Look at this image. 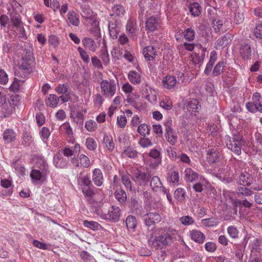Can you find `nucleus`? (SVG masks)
<instances>
[{
	"label": "nucleus",
	"instance_id": "obj_1",
	"mask_svg": "<svg viewBox=\"0 0 262 262\" xmlns=\"http://www.w3.org/2000/svg\"><path fill=\"white\" fill-rule=\"evenodd\" d=\"M55 91L58 94L61 95L59 96L62 103H65L68 101H72V95L75 97L76 101L78 99V97L70 90L69 85L68 83L58 84L55 88Z\"/></svg>",
	"mask_w": 262,
	"mask_h": 262
},
{
	"label": "nucleus",
	"instance_id": "obj_2",
	"mask_svg": "<svg viewBox=\"0 0 262 262\" xmlns=\"http://www.w3.org/2000/svg\"><path fill=\"white\" fill-rule=\"evenodd\" d=\"M247 109L250 112L254 113L257 112L262 113V99L261 95L255 92L252 95V101L246 104Z\"/></svg>",
	"mask_w": 262,
	"mask_h": 262
},
{
	"label": "nucleus",
	"instance_id": "obj_3",
	"mask_svg": "<svg viewBox=\"0 0 262 262\" xmlns=\"http://www.w3.org/2000/svg\"><path fill=\"white\" fill-rule=\"evenodd\" d=\"M100 88L104 96L112 97L116 93V84L114 80L108 82L106 80H103L100 83Z\"/></svg>",
	"mask_w": 262,
	"mask_h": 262
},
{
	"label": "nucleus",
	"instance_id": "obj_4",
	"mask_svg": "<svg viewBox=\"0 0 262 262\" xmlns=\"http://www.w3.org/2000/svg\"><path fill=\"white\" fill-rule=\"evenodd\" d=\"M183 109L192 116H196L201 109V105L196 99H189L184 103Z\"/></svg>",
	"mask_w": 262,
	"mask_h": 262
},
{
	"label": "nucleus",
	"instance_id": "obj_5",
	"mask_svg": "<svg viewBox=\"0 0 262 262\" xmlns=\"http://www.w3.org/2000/svg\"><path fill=\"white\" fill-rule=\"evenodd\" d=\"M164 136L166 141L171 145H174L178 141V136L171 127V122H167L165 124Z\"/></svg>",
	"mask_w": 262,
	"mask_h": 262
},
{
	"label": "nucleus",
	"instance_id": "obj_6",
	"mask_svg": "<svg viewBox=\"0 0 262 262\" xmlns=\"http://www.w3.org/2000/svg\"><path fill=\"white\" fill-rule=\"evenodd\" d=\"M167 237H169L168 235L166 236L164 233L156 236L152 242V246L156 249H161L165 248L171 244L170 238Z\"/></svg>",
	"mask_w": 262,
	"mask_h": 262
},
{
	"label": "nucleus",
	"instance_id": "obj_7",
	"mask_svg": "<svg viewBox=\"0 0 262 262\" xmlns=\"http://www.w3.org/2000/svg\"><path fill=\"white\" fill-rule=\"evenodd\" d=\"M81 15L82 17L88 23L93 24L96 21V16L88 4H83L81 6Z\"/></svg>",
	"mask_w": 262,
	"mask_h": 262
},
{
	"label": "nucleus",
	"instance_id": "obj_8",
	"mask_svg": "<svg viewBox=\"0 0 262 262\" xmlns=\"http://www.w3.org/2000/svg\"><path fill=\"white\" fill-rule=\"evenodd\" d=\"M241 139L238 136H234L227 142L226 145L228 149L237 155L241 154Z\"/></svg>",
	"mask_w": 262,
	"mask_h": 262
},
{
	"label": "nucleus",
	"instance_id": "obj_9",
	"mask_svg": "<svg viewBox=\"0 0 262 262\" xmlns=\"http://www.w3.org/2000/svg\"><path fill=\"white\" fill-rule=\"evenodd\" d=\"M148 156L152 158L149 160V166L152 168H157L162 162V156L160 151L155 148L151 149L148 153Z\"/></svg>",
	"mask_w": 262,
	"mask_h": 262
},
{
	"label": "nucleus",
	"instance_id": "obj_10",
	"mask_svg": "<svg viewBox=\"0 0 262 262\" xmlns=\"http://www.w3.org/2000/svg\"><path fill=\"white\" fill-rule=\"evenodd\" d=\"M120 215V209L118 206L113 205L108 209V213L104 214L102 219H108L114 222L118 221Z\"/></svg>",
	"mask_w": 262,
	"mask_h": 262
},
{
	"label": "nucleus",
	"instance_id": "obj_11",
	"mask_svg": "<svg viewBox=\"0 0 262 262\" xmlns=\"http://www.w3.org/2000/svg\"><path fill=\"white\" fill-rule=\"evenodd\" d=\"M133 174L134 176L133 177H132V179L134 181L138 182L140 185H142L148 182L150 177L149 173H145L138 169Z\"/></svg>",
	"mask_w": 262,
	"mask_h": 262
},
{
	"label": "nucleus",
	"instance_id": "obj_12",
	"mask_svg": "<svg viewBox=\"0 0 262 262\" xmlns=\"http://www.w3.org/2000/svg\"><path fill=\"white\" fill-rule=\"evenodd\" d=\"M236 182L242 186H249L252 183V178L248 172H242L237 179Z\"/></svg>",
	"mask_w": 262,
	"mask_h": 262
},
{
	"label": "nucleus",
	"instance_id": "obj_13",
	"mask_svg": "<svg viewBox=\"0 0 262 262\" xmlns=\"http://www.w3.org/2000/svg\"><path fill=\"white\" fill-rule=\"evenodd\" d=\"M232 38L233 36L231 34H225L224 36H222L217 39L215 45V48L220 50L225 48L228 45L229 41L232 40Z\"/></svg>",
	"mask_w": 262,
	"mask_h": 262
},
{
	"label": "nucleus",
	"instance_id": "obj_14",
	"mask_svg": "<svg viewBox=\"0 0 262 262\" xmlns=\"http://www.w3.org/2000/svg\"><path fill=\"white\" fill-rule=\"evenodd\" d=\"M161 221L160 214L156 212H149L146 214V217L145 219V222L148 227L154 225Z\"/></svg>",
	"mask_w": 262,
	"mask_h": 262
},
{
	"label": "nucleus",
	"instance_id": "obj_15",
	"mask_svg": "<svg viewBox=\"0 0 262 262\" xmlns=\"http://www.w3.org/2000/svg\"><path fill=\"white\" fill-rule=\"evenodd\" d=\"M92 180L96 185L101 186L103 184V177L101 170L95 168L93 171Z\"/></svg>",
	"mask_w": 262,
	"mask_h": 262
},
{
	"label": "nucleus",
	"instance_id": "obj_16",
	"mask_svg": "<svg viewBox=\"0 0 262 262\" xmlns=\"http://www.w3.org/2000/svg\"><path fill=\"white\" fill-rule=\"evenodd\" d=\"M137 61V60L133 58L132 56V64H133L134 66L136 67V68L138 70L137 72L132 71V83L133 84H138L141 82V72L139 70L138 64H137L136 63Z\"/></svg>",
	"mask_w": 262,
	"mask_h": 262
},
{
	"label": "nucleus",
	"instance_id": "obj_17",
	"mask_svg": "<svg viewBox=\"0 0 262 262\" xmlns=\"http://www.w3.org/2000/svg\"><path fill=\"white\" fill-rule=\"evenodd\" d=\"M190 235L193 241L200 244L203 243L206 238L205 235L198 230H192L190 231Z\"/></svg>",
	"mask_w": 262,
	"mask_h": 262
},
{
	"label": "nucleus",
	"instance_id": "obj_18",
	"mask_svg": "<svg viewBox=\"0 0 262 262\" xmlns=\"http://www.w3.org/2000/svg\"><path fill=\"white\" fill-rule=\"evenodd\" d=\"M185 179L187 182H192L198 179L199 174L191 168H187L185 170Z\"/></svg>",
	"mask_w": 262,
	"mask_h": 262
},
{
	"label": "nucleus",
	"instance_id": "obj_19",
	"mask_svg": "<svg viewBox=\"0 0 262 262\" xmlns=\"http://www.w3.org/2000/svg\"><path fill=\"white\" fill-rule=\"evenodd\" d=\"M189 10L191 15L194 17L200 16L202 12V8L197 2L191 3L189 6Z\"/></svg>",
	"mask_w": 262,
	"mask_h": 262
},
{
	"label": "nucleus",
	"instance_id": "obj_20",
	"mask_svg": "<svg viewBox=\"0 0 262 262\" xmlns=\"http://www.w3.org/2000/svg\"><path fill=\"white\" fill-rule=\"evenodd\" d=\"M156 53V49L152 46H147L144 48L143 51L145 58L148 60L154 59L157 54Z\"/></svg>",
	"mask_w": 262,
	"mask_h": 262
},
{
	"label": "nucleus",
	"instance_id": "obj_21",
	"mask_svg": "<svg viewBox=\"0 0 262 262\" xmlns=\"http://www.w3.org/2000/svg\"><path fill=\"white\" fill-rule=\"evenodd\" d=\"M158 23L159 20L157 18L154 16L149 17L146 21V29L150 31L156 30Z\"/></svg>",
	"mask_w": 262,
	"mask_h": 262
},
{
	"label": "nucleus",
	"instance_id": "obj_22",
	"mask_svg": "<svg viewBox=\"0 0 262 262\" xmlns=\"http://www.w3.org/2000/svg\"><path fill=\"white\" fill-rule=\"evenodd\" d=\"M16 133L12 129H7L3 133V139L7 143H10L15 140Z\"/></svg>",
	"mask_w": 262,
	"mask_h": 262
},
{
	"label": "nucleus",
	"instance_id": "obj_23",
	"mask_svg": "<svg viewBox=\"0 0 262 262\" xmlns=\"http://www.w3.org/2000/svg\"><path fill=\"white\" fill-rule=\"evenodd\" d=\"M82 43L88 50L95 52L97 50V45L95 41L91 38L85 37L82 40Z\"/></svg>",
	"mask_w": 262,
	"mask_h": 262
},
{
	"label": "nucleus",
	"instance_id": "obj_24",
	"mask_svg": "<svg viewBox=\"0 0 262 262\" xmlns=\"http://www.w3.org/2000/svg\"><path fill=\"white\" fill-rule=\"evenodd\" d=\"M150 186L154 191H162V188H164L160 181L159 178L157 176L153 177L150 181Z\"/></svg>",
	"mask_w": 262,
	"mask_h": 262
},
{
	"label": "nucleus",
	"instance_id": "obj_25",
	"mask_svg": "<svg viewBox=\"0 0 262 262\" xmlns=\"http://www.w3.org/2000/svg\"><path fill=\"white\" fill-rule=\"evenodd\" d=\"M60 98L55 94H50L46 100V104L50 107H55L57 106Z\"/></svg>",
	"mask_w": 262,
	"mask_h": 262
},
{
	"label": "nucleus",
	"instance_id": "obj_26",
	"mask_svg": "<svg viewBox=\"0 0 262 262\" xmlns=\"http://www.w3.org/2000/svg\"><path fill=\"white\" fill-rule=\"evenodd\" d=\"M251 52V48L249 45L247 43H244L241 45V47L240 48V53L243 58H250Z\"/></svg>",
	"mask_w": 262,
	"mask_h": 262
},
{
	"label": "nucleus",
	"instance_id": "obj_27",
	"mask_svg": "<svg viewBox=\"0 0 262 262\" xmlns=\"http://www.w3.org/2000/svg\"><path fill=\"white\" fill-rule=\"evenodd\" d=\"M176 84V78L171 76L165 77L163 80V85L168 89H172Z\"/></svg>",
	"mask_w": 262,
	"mask_h": 262
},
{
	"label": "nucleus",
	"instance_id": "obj_28",
	"mask_svg": "<svg viewBox=\"0 0 262 262\" xmlns=\"http://www.w3.org/2000/svg\"><path fill=\"white\" fill-rule=\"evenodd\" d=\"M60 128L64 131V133L69 138V141L72 142L74 141L73 139V133L70 123L69 122H66L62 124V125L60 126Z\"/></svg>",
	"mask_w": 262,
	"mask_h": 262
},
{
	"label": "nucleus",
	"instance_id": "obj_29",
	"mask_svg": "<svg viewBox=\"0 0 262 262\" xmlns=\"http://www.w3.org/2000/svg\"><path fill=\"white\" fill-rule=\"evenodd\" d=\"M120 142H123L126 145V148L124 149L123 152V156L131 157V149L129 146V137L128 135H124L122 139H120Z\"/></svg>",
	"mask_w": 262,
	"mask_h": 262
},
{
	"label": "nucleus",
	"instance_id": "obj_30",
	"mask_svg": "<svg viewBox=\"0 0 262 262\" xmlns=\"http://www.w3.org/2000/svg\"><path fill=\"white\" fill-rule=\"evenodd\" d=\"M94 188L95 187L93 186L92 187H85L81 188L84 195L89 199L90 203H91V202L93 201L92 199L95 195Z\"/></svg>",
	"mask_w": 262,
	"mask_h": 262
},
{
	"label": "nucleus",
	"instance_id": "obj_31",
	"mask_svg": "<svg viewBox=\"0 0 262 262\" xmlns=\"http://www.w3.org/2000/svg\"><path fill=\"white\" fill-rule=\"evenodd\" d=\"M236 192L237 193V195L239 196H249L251 195L253 192V191L251 189L246 187V186H240L236 188Z\"/></svg>",
	"mask_w": 262,
	"mask_h": 262
},
{
	"label": "nucleus",
	"instance_id": "obj_32",
	"mask_svg": "<svg viewBox=\"0 0 262 262\" xmlns=\"http://www.w3.org/2000/svg\"><path fill=\"white\" fill-rule=\"evenodd\" d=\"M122 90L125 95H123V97H126V98H124V101L129 103L131 101V97H130L131 94V85H130L128 82L126 83L123 85Z\"/></svg>",
	"mask_w": 262,
	"mask_h": 262
},
{
	"label": "nucleus",
	"instance_id": "obj_33",
	"mask_svg": "<svg viewBox=\"0 0 262 262\" xmlns=\"http://www.w3.org/2000/svg\"><path fill=\"white\" fill-rule=\"evenodd\" d=\"M67 16L68 20L72 25L75 26H78L79 25V18L74 11H69Z\"/></svg>",
	"mask_w": 262,
	"mask_h": 262
},
{
	"label": "nucleus",
	"instance_id": "obj_34",
	"mask_svg": "<svg viewBox=\"0 0 262 262\" xmlns=\"http://www.w3.org/2000/svg\"><path fill=\"white\" fill-rule=\"evenodd\" d=\"M225 64L224 61L218 62L214 68L212 72L213 75L216 76L221 75L223 72Z\"/></svg>",
	"mask_w": 262,
	"mask_h": 262
},
{
	"label": "nucleus",
	"instance_id": "obj_35",
	"mask_svg": "<svg viewBox=\"0 0 262 262\" xmlns=\"http://www.w3.org/2000/svg\"><path fill=\"white\" fill-rule=\"evenodd\" d=\"M12 167L19 174L23 176L25 174V169L21 164V162L19 160L13 162L12 163Z\"/></svg>",
	"mask_w": 262,
	"mask_h": 262
},
{
	"label": "nucleus",
	"instance_id": "obj_36",
	"mask_svg": "<svg viewBox=\"0 0 262 262\" xmlns=\"http://www.w3.org/2000/svg\"><path fill=\"white\" fill-rule=\"evenodd\" d=\"M79 184L80 188L85 187H92L93 184L90 178L87 176L79 177L78 179Z\"/></svg>",
	"mask_w": 262,
	"mask_h": 262
},
{
	"label": "nucleus",
	"instance_id": "obj_37",
	"mask_svg": "<svg viewBox=\"0 0 262 262\" xmlns=\"http://www.w3.org/2000/svg\"><path fill=\"white\" fill-rule=\"evenodd\" d=\"M209 157H208V161L209 163H215L218 161L219 159V153L217 152L214 149H211L208 153Z\"/></svg>",
	"mask_w": 262,
	"mask_h": 262
},
{
	"label": "nucleus",
	"instance_id": "obj_38",
	"mask_svg": "<svg viewBox=\"0 0 262 262\" xmlns=\"http://www.w3.org/2000/svg\"><path fill=\"white\" fill-rule=\"evenodd\" d=\"M116 199L120 202L123 203L126 200V194L124 190L119 189L115 193Z\"/></svg>",
	"mask_w": 262,
	"mask_h": 262
},
{
	"label": "nucleus",
	"instance_id": "obj_39",
	"mask_svg": "<svg viewBox=\"0 0 262 262\" xmlns=\"http://www.w3.org/2000/svg\"><path fill=\"white\" fill-rule=\"evenodd\" d=\"M125 12L124 7L120 5H115L112 8L113 13L110 14V15L120 16L123 15Z\"/></svg>",
	"mask_w": 262,
	"mask_h": 262
},
{
	"label": "nucleus",
	"instance_id": "obj_40",
	"mask_svg": "<svg viewBox=\"0 0 262 262\" xmlns=\"http://www.w3.org/2000/svg\"><path fill=\"white\" fill-rule=\"evenodd\" d=\"M168 180L172 183H178L179 181V173L178 171H172L168 173Z\"/></svg>",
	"mask_w": 262,
	"mask_h": 262
},
{
	"label": "nucleus",
	"instance_id": "obj_41",
	"mask_svg": "<svg viewBox=\"0 0 262 262\" xmlns=\"http://www.w3.org/2000/svg\"><path fill=\"white\" fill-rule=\"evenodd\" d=\"M201 222L203 225L207 227H213L219 224L218 220L213 217L203 219Z\"/></svg>",
	"mask_w": 262,
	"mask_h": 262
},
{
	"label": "nucleus",
	"instance_id": "obj_42",
	"mask_svg": "<svg viewBox=\"0 0 262 262\" xmlns=\"http://www.w3.org/2000/svg\"><path fill=\"white\" fill-rule=\"evenodd\" d=\"M174 198L178 201H183L185 199V190L181 188H179L176 189L174 193Z\"/></svg>",
	"mask_w": 262,
	"mask_h": 262
},
{
	"label": "nucleus",
	"instance_id": "obj_43",
	"mask_svg": "<svg viewBox=\"0 0 262 262\" xmlns=\"http://www.w3.org/2000/svg\"><path fill=\"white\" fill-rule=\"evenodd\" d=\"M51 134L50 129L48 127H43L39 132L40 136L44 143L47 142Z\"/></svg>",
	"mask_w": 262,
	"mask_h": 262
},
{
	"label": "nucleus",
	"instance_id": "obj_44",
	"mask_svg": "<svg viewBox=\"0 0 262 262\" xmlns=\"http://www.w3.org/2000/svg\"><path fill=\"white\" fill-rule=\"evenodd\" d=\"M184 36L189 41L193 40L195 36L194 30L190 28L186 29L184 32Z\"/></svg>",
	"mask_w": 262,
	"mask_h": 262
},
{
	"label": "nucleus",
	"instance_id": "obj_45",
	"mask_svg": "<svg viewBox=\"0 0 262 262\" xmlns=\"http://www.w3.org/2000/svg\"><path fill=\"white\" fill-rule=\"evenodd\" d=\"M83 225L85 227L90 228L93 230H98L100 225L96 222L89 221L85 220L83 222Z\"/></svg>",
	"mask_w": 262,
	"mask_h": 262
},
{
	"label": "nucleus",
	"instance_id": "obj_46",
	"mask_svg": "<svg viewBox=\"0 0 262 262\" xmlns=\"http://www.w3.org/2000/svg\"><path fill=\"white\" fill-rule=\"evenodd\" d=\"M160 106L166 110H170L172 107L171 100L168 97H165L160 103Z\"/></svg>",
	"mask_w": 262,
	"mask_h": 262
},
{
	"label": "nucleus",
	"instance_id": "obj_47",
	"mask_svg": "<svg viewBox=\"0 0 262 262\" xmlns=\"http://www.w3.org/2000/svg\"><path fill=\"white\" fill-rule=\"evenodd\" d=\"M45 176V174L41 173V172L39 170L37 169L32 170L30 173V177L32 179L36 181H39L42 177Z\"/></svg>",
	"mask_w": 262,
	"mask_h": 262
},
{
	"label": "nucleus",
	"instance_id": "obj_48",
	"mask_svg": "<svg viewBox=\"0 0 262 262\" xmlns=\"http://www.w3.org/2000/svg\"><path fill=\"white\" fill-rule=\"evenodd\" d=\"M227 232L229 236L232 238H237L238 236V231L234 226H230L227 228Z\"/></svg>",
	"mask_w": 262,
	"mask_h": 262
},
{
	"label": "nucleus",
	"instance_id": "obj_49",
	"mask_svg": "<svg viewBox=\"0 0 262 262\" xmlns=\"http://www.w3.org/2000/svg\"><path fill=\"white\" fill-rule=\"evenodd\" d=\"M181 223L185 226L192 225L194 223L193 219L188 215L183 216L180 218Z\"/></svg>",
	"mask_w": 262,
	"mask_h": 262
},
{
	"label": "nucleus",
	"instance_id": "obj_50",
	"mask_svg": "<svg viewBox=\"0 0 262 262\" xmlns=\"http://www.w3.org/2000/svg\"><path fill=\"white\" fill-rule=\"evenodd\" d=\"M77 50L83 62L88 63L90 62V57L87 52L80 47H78Z\"/></svg>",
	"mask_w": 262,
	"mask_h": 262
},
{
	"label": "nucleus",
	"instance_id": "obj_51",
	"mask_svg": "<svg viewBox=\"0 0 262 262\" xmlns=\"http://www.w3.org/2000/svg\"><path fill=\"white\" fill-rule=\"evenodd\" d=\"M137 131L141 135L145 136L146 134H149L150 128L146 124H142L138 127Z\"/></svg>",
	"mask_w": 262,
	"mask_h": 262
},
{
	"label": "nucleus",
	"instance_id": "obj_52",
	"mask_svg": "<svg viewBox=\"0 0 262 262\" xmlns=\"http://www.w3.org/2000/svg\"><path fill=\"white\" fill-rule=\"evenodd\" d=\"M100 56L104 64H107L110 62L109 55L106 49H101Z\"/></svg>",
	"mask_w": 262,
	"mask_h": 262
},
{
	"label": "nucleus",
	"instance_id": "obj_53",
	"mask_svg": "<svg viewBox=\"0 0 262 262\" xmlns=\"http://www.w3.org/2000/svg\"><path fill=\"white\" fill-rule=\"evenodd\" d=\"M80 163L81 165L85 168H88L90 165V160L88 157L83 154H81L79 156Z\"/></svg>",
	"mask_w": 262,
	"mask_h": 262
},
{
	"label": "nucleus",
	"instance_id": "obj_54",
	"mask_svg": "<svg viewBox=\"0 0 262 262\" xmlns=\"http://www.w3.org/2000/svg\"><path fill=\"white\" fill-rule=\"evenodd\" d=\"M104 142L105 144L106 147H107L108 150H109L110 151L113 150L115 146V144L113 141L112 137L108 136L105 137L104 138Z\"/></svg>",
	"mask_w": 262,
	"mask_h": 262
},
{
	"label": "nucleus",
	"instance_id": "obj_55",
	"mask_svg": "<svg viewBox=\"0 0 262 262\" xmlns=\"http://www.w3.org/2000/svg\"><path fill=\"white\" fill-rule=\"evenodd\" d=\"M22 21L18 17H15L14 18H11V24H9L7 27L9 29L13 28L15 29L16 28L19 27L22 25Z\"/></svg>",
	"mask_w": 262,
	"mask_h": 262
},
{
	"label": "nucleus",
	"instance_id": "obj_56",
	"mask_svg": "<svg viewBox=\"0 0 262 262\" xmlns=\"http://www.w3.org/2000/svg\"><path fill=\"white\" fill-rule=\"evenodd\" d=\"M87 148L91 150H95L97 147V143L95 140L92 138H88L86 140Z\"/></svg>",
	"mask_w": 262,
	"mask_h": 262
},
{
	"label": "nucleus",
	"instance_id": "obj_57",
	"mask_svg": "<svg viewBox=\"0 0 262 262\" xmlns=\"http://www.w3.org/2000/svg\"><path fill=\"white\" fill-rule=\"evenodd\" d=\"M142 207L140 205L137 200H132V211H134L137 214L141 213Z\"/></svg>",
	"mask_w": 262,
	"mask_h": 262
},
{
	"label": "nucleus",
	"instance_id": "obj_58",
	"mask_svg": "<svg viewBox=\"0 0 262 262\" xmlns=\"http://www.w3.org/2000/svg\"><path fill=\"white\" fill-rule=\"evenodd\" d=\"M93 24H94V26L91 29V33L95 38V39H98L99 38L101 37L100 29L98 25L96 24V22Z\"/></svg>",
	"mask_w": 262,
	"mask_h": 262
},
{
	"label": "nucleus",
	"instance_id": "obj_59",
	"mask_svg": "<svg viewBox=\"0 0 262 262\" xmlns=\"http://www.w3.org/2000/svg\"><path fill=\"white\" fill-rule=\"evenodd\" d=\"M96 123L94 120H91L85 123V128L89 132H93L96 128Z\"/></svg>",
	"mask_w": 262,
	"mask_h": 262
},
{
	"label": "nucleus",
	"instance_id": "obj_60",
	"mask_svg": "<svg viewBox=\"0 0 262 262\" xmlns=\"http://www.w3.org/2000/svg\"><path fill=\"white\" fill-rule=\"evenodd\" d=\"M122 181L124 185L131 190V181L129 179L128 173L122 176Z\"/></svg>",
	"mask_w": 262,
	"mask_h": 262
},
{
	"label": "nucleus",
	"instance_id": "obj_61",
	"mask_svg": "<svg viewBox=\"0 0 262 262\" xmlns=\"http://www.w3.org/2000/svg\"><path fill=\"white\" fill-rule=\"evenodd\" d=\"M231 203L233 206V209L235 214H237V207L241 208V200L237 199H231Z\"/></svg>",
	"mask_w": 262,
	"mask_h": 262
},
{
	"label": "nucleus",
	"instance_id": "obj_62",
	"mask_svg": "<svg viewBox=\"0 0 262 262\" xmlns=\"http://www.w3.org/2000/svg\"><path fill=\"white\" fill-rule=\"evenodd\" d=\"M32 141L31 136L27 133H26L23 135L22 143L25 146H29Z\"/></svg>",
	"mask_w": 262,
	"mask_h": 262
},
{
	"label": "nucleus",
	"instance_id": "obj_63",
	"mask_svg": "<svg viewBox=\"0 0 262 262\" xmlns=\"http://www.w3.org/2000/svg\"><path fill=\"white\" fill-rule=\"evenodd\" d=\"M206 251L209 252H213L216 249V244L213 242H207L205 245Z\"/></svg>",
	"mask_w": 262,
	"mask_h": 262
},
{
	"label": "nucleus",
	"instance_id": "obj_64",
	"mask_svg": "<svg viewBox=\"0 0 262 262\" xmlns=\"http://www.w3.org/2000/svg\"><path fill=\"white\" fill-rule=\"evenodd\" d=\"M254 33L256 38H262V25L256 26L254 29Z\"/></svg>",
	"mask_w": 262,
	"mask_h": 262
}]
</instances>
